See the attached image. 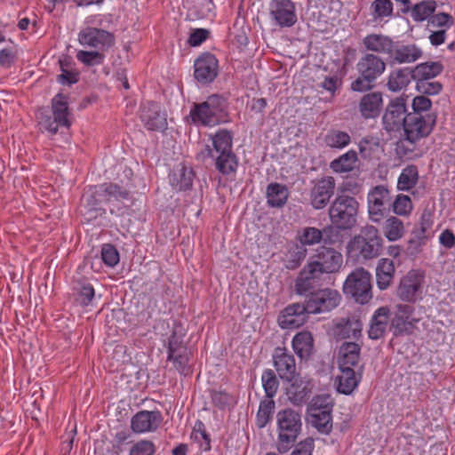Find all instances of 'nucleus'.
Wrapping results in <instances>:
<instances>
[{"mask_svg":"<svg viewBox=\"0 0 455 455\" xmlns=\"http://www.w3.org/2000/svg\"><path fill=\"white\" fill-rule=\"evenodd\" d=\"M415 148V144H411L406 136L404 139L400 140L395 146V153L401 158H411Z\"/></svg>","mask_w":455,"mask_h":455,"instance_id":"69168bd1","label":"nucleus"},{"mask_svg":"<svg viewBox=\"0 0 455 455\" xmlns=\"http://www.w3.org/2000/svg\"><path fill=\"white\" fill-rule=\"evenodd\" d=\"M194 68L196 80L203 84H207L218 76L219 60L214 54L204 52L195 60Z\"/></svg>","mask_w":455,"mask_h":455,"instance_id":"dca6fc26","label":"nucleus"},{"mask_svg":"<svg viewBox=\"0 0 455 455\" xmlns=\"http://www.w3.org/2000/svg\"><path fill=\"white\" fill-rule=\"evenodd\" d=\"M373 20H383L393 15L394 5L390 0H374L371 5Z\"/></svg>","mask_w":455,"mask_h":455,"instance_id":"8fccbe9b","label":"nucleus"},{"mask_svg":"<svg viewBox=\"0 0 455 455\" xmlns=\"http://www.w3.org/2000/svg\"><path fill=\"white\" fill-rule=\"evenodd\" d=\"M163 420L158 411H140L131 420V427L134 433L142 434L155 431Z\"/></svg>","mask_w":455,"mask_h":455,"instance_id":"393cba45","label":"nucleus"},{"mask_svg":"<svg viewBox=\"0 0 455 455\" xmlns=\"http://www.w3.org/2000/svg\"><path fill=\"white\" fill-rule=\"evenodd\" d=\"M343 291L359 304L368 303L372 298L371 275L363 267L355 268L347 276Z\"/></svg>","mask_w":455,"mask_h":455,"instance_id":"6e6552de","label":"nucleus"},{"mask_svg":"<svg viewBox=\"0 0 455 455\" xmlns=\"http://www.w3.org/2000/svg\"><path fill=\"white\" fill-rule=\"evenodd\" d=\"M340 373L336 377L337 390L344 395H350L357 387L361 376L353 368H339Z\"/></svg>","mask_w":455,"mask_h":455,"instance_id":"473e14b6","label":"nucleus"},{"mask_svg":"<svg viewBox=\"0 0 455 455\" xmlns=\"http://www.w3.org/2000/svg\"><path fill=\"white\" fill-rule=\"evenodd\" d=\"M156 446L149 440H141L134 443L129 452V455H154Z\"/></svg>","mask_w":455,"mask_h":455,"instance_id":"680f3d73","label":"nucleus"},{"mask_svg":"<svg viewBox=\"0 0 455 455\" xmlns=\"http://www.w3.org/2000/svg\"><path fill=\"white\" fill-rule=\"evenodd\" d=\"M359 203L354 196L339 195L329 208L331 222L342 230L351 229L356 223Z\"/></svg>","mask_w":455,"mask_h":455,"instance_id":"20e7f679","label":"nucleus"},{"mask_svg":"<svg viewBox=\"0 0 455 455\" xmlns=\"http://www.w3.org/2000/svg\"><path fill=\"white\" fill-rule=\"evenodd\" d=\"M383 107V98L379 92H373L363 95L359 102V112L364 119L378 117Z\"/></svg>","mask_w":455,"mask_h":455,"instance_id":"c756f323","label":"nucleus"},{"mask_svg":"<svg viewBox=\"0 0 455 455\" xmlns=\"http://www.w3.org/2000/svg\"><path fill=\"white\" fill-rule=\"evenodd\" d=\"M443 68V65L437 61L420 63L411 70V77L416 82L431 80L440 75Z\"/></svg>","mask_w":455,"mask_h":455,"instance_id":"c9c22d12","label":"nucleus"},{"mask_svg":"<svg viewBox=\"0 0 455 455\" xmlns=\"http://www.w3.org/2000/svg\"><path fill=\"white\" fill-rule=\"evenodd\" d=\"M312 315L307 311V305L304 303H292L288 305L278 317L282 329H296L302 326Z\"/></svg>","mask_w":455,"mask_h":455,"instance_id":"f3484780","label":"nucleus"},{"mask_svg":"<svg viewBox=\"0 0 455 455\" xmlns=\"http://www.w3.org/2000/svg\"><path fill=\"white\" fill-rule=\"evenodd\" d=\"M288 189L284 185L270 183L267 188V201L271 207H282L288 199Z\"/></svg>","mask_w":455,"mask_h":455,"instance_id":"37998d69","label":"nucleus"},{"mask_svg":"<svg viewBox=\"0 0 455 455\" xmlns=\"http://www.w3.org/2000/svg\"><path fill=\"white\" fill-rule=\"evenodd\" d=\"M435 2L422 1L412 7L411 11V18L417 22L423 21L435 12Z\"/></svg>","mask_w":455,"mask_h":455,"instance_id":"603ef678","label":"nucleus"},{"mask_svg":"<svg viewBox=\"0 0 455 455\" xmlns=\"http://www.w3.org/2000/svg\"><path fill=\"white\" fill-rule=\"evenodd\" d=\"M414 308L408 304H398L395 316L391 321L395 334H411L419 322V317L413 315Z\"/></svg>","mask_w":455,"mask_h":455,"instance_id":"aec40b11","label":"nucleus"},{"mask_svg":"<svg viewBox=\"0 0 455 455\" xmlns=\"http://www.w3.org/2000/svg\"><path fill=\"white\" fill-rule=\"evenodd\" d=\"M411 79V71L408 68H398L390 72L387 87L390 92H397L406 89Z\"/></svg>","mask_w":455,"mask_h":455,"instance_id":"4c0bfd02","label":"nucleus"},{"mask_svg":"<svg viewBox=\"0 0 455 455\" xmlns=\"http://www.w3.org/2000/svg\"><path fill=\"white\" fill-rule=\"evenodd\" d=\"M310 393V389L307 387V384L303 382L302 380H295L292 382L289 387H287V396L289 401L297 406H301L308 399Z\"/></svg>","mask_w":455,"mask_h":455,"instance_id":"ea45409f","label":"nucleus"},{"mask_svg":"<svg viewBox=\"0 0 455 455\" xmlns=\"http://www.w3.org/2000/svg\"><path fill=\"white\" fill-rule=\"evenodd\" d=\"M315 258L316 259L309 263L315 265L320 275L337 273L343 264L342 254L332 248L322 247L317 251Z\"/></svg>","mask_w":455,"mask_h":455,"instance_id":"2eb2a0df","label":"nucleus"},{"mask_svg":"<svg viewBox=\"0 0 455 455\" xmlns=\"http://www.w3.org/2000/svg\"><path fill=\"white\" fill-rule=\"evenodd\" d=\"M416 89L423 94L436 95L442 91L443 85L436 81L424 80L416 82Z\"/></svg>","mask_w":455,"mask_h":455,"instance_id":"e2e57ef3","label":"nucleus"},{"mask_svg":"<svg viewBox=\"0 0 455 455\" xmlns=\"http://www.w3.org/2000/svg\"><path fill=\"white\" fill-rule=\"evenodd\" d=\"M392 53L388 61L390 64L413 63L422 57V50L415 44H404L394 41Z\"/></svg>","mask_w":455,"mask_h":455,"instance_id":"b1692460","label":"nucleus"},{"mask_svg":"<svg viewBox=\"0 0 455 455\" xmlns=\"http://www.w3.org/2000/svg\"><path fill=\"white\" fill-rule=\"evenodd\" d=\"M52 115L38 117L40 130L55 135L60 128L68 129L71 126V112L68 108V97L62 93L56 94L52 100Z\"/></svg>","mask_w":455,"mask_h":455,"instance_id":"7ed1b4c3","label":"nucleus"},{"mask_svg":"<svg viewBox=\"0 0 455 455\" xmlns=\"http://www.w3.org/2000/svg\"><path fill=\"white\" fill-rule=\"evenodd\" d=\"M73 291L76 302L83 307H88L92 304L95 296L94 288L86 281L77 280L73 283Z\"/></svg>","mask_w":455,"mask_h":455,"instance_id":"e433bc0d","label":"nucleus"},{"mask_svg":"<svg viewBox=\"0 0 455 455\" xmlns=\"http://www.w3.org/2000/svg\"><path fill=\"white\" fill-rule=\"evenodd\" d=\"M292 348L300 359L308 358L314 350V339L311 332L303 331L298 332L291 341Z\"/></svg>","mask_w":455,"mask_h":455,"instance_id":"72a5a7b5","label":"nucleus"},{"mask_svg":"<svg viewBox=\"0 0 455 455\" xmlns=\"http://www.w3.org/2000/svg\"><path fill=\"white\" fill-rule=\"evenodd\" d=\"M425 276L419 270L409 271L400 281L397 296L403 301L415 302L420 298Z\"/></svg>","mask_w":455,"mask_h":455,"instance_id":"ddd939ff","label":"nucleus"},{"mask_svg":"<svg viewBox=\"0 0 455 455\" xmlns=\"http://www.w3.org/2000/svg\"><path fill=\"white\" fill-rule=\"evenodd\" d=\"M80 44L103 51L115 44L113 34L107 30L87 27L78 34Z\"/></svg>","mask_w":455,"mask_h":455,"instance_id":"4468645a","label":"nucleus"},{"mask_svg":"<svg viewBox=\"0 0 455 455\" xmlns=\"http://www.w3.org/2000/svg\"><path fill=\"white\" fill-rule=\"evenodd\" d=\"M269 16L273 24L282 28H291L298 20L296 7L291 0H272Z\"/></svg>","mask_w":455,"mask_h":455,"instance_id":"f8f14e48","label":"nucleus"},{"mask_svg":"<svg viewBox=\"0 0 455 455\" xmlns=\"http://www.w3.org/2000/svg\"><path fill=\"white\" fill-rule=\"evenodd\" d=\"M317 271L315 265L309 262L304 266L295 282V291L298 294L307 296L314 291L322 275Z\"/></svg>","mask_w":455,"mask_h":455,"instance_id":"cd10ccee","label":"nucleus"},{"mask_svg":"<svg viewBox=\"0 0 455 455\" xmlns=\"http://www.w3.org/2000/svg\"><path fill=\"white\" fill-rule=\"evenodd\" d=\"M272 359L279 378L287 382L292 381L296 374L294 356L285 347H277L273 352Z\"/></svg>","mask_w":455,"mask_h":455,"instance_id":"412c9836","label":"nucleus"},{"mask_svg":"<svg viewBox=\"0 0 455 455\" xmlns=\"http://www.w3.org/2000/svg\"><path fill=\"white\" fill-rule=\"evenodd\" d=\"M395 275V265L389 259H380L376 267L377 286L379 290H386L391 284Z\"/></svg>","mask_w":455,"mask_h":455,"instance_id":"f704fd0d","label":"nucleus"},{"mask_svg":"<svg viewBox=\"0 0 455 455\" xmlns=\"http://www.w3.org/2000/svg\"><path fill=\"white\" fill-rule=\"evenodd\" d=\"M210 36V31L206 28H196L192 30L188 43L190 46L196 47L201 45Z\"/></svg>","mask_w":455,"mask_h":455,"instance_id":"774afa93","label":"nucleus"},{"mask_svg":"<svg viewBox=\"0 0 455 455\" xmlns=\"http://www.w3.org/2000/svg\"><path fill=\"white\" fill-rule=\"evenodd\" d=\"M307 250L298 242L291 244L285 254V266L288 269H295L305 259Z\"/></svg>","mask_w":455,"mask_h":455,"instance_id":"49530a36","label":"nucleus"},{"mask_svg":"<svg viewBox=\"0 0 455 455\" xmlns=\"http://www.w3.org/2000/svg\"><path fill=\"white\" fill-rule=\"evenodd\" d=\"M195 173L193 170L179 164L169 176L171 186L179 191H186L192 188Z\"/></svg>","mask_w":455,"mask_h":455,"instance_id":"7c9ffc66","label":"nucleus"},{"mask_svg":"<svg viewBox=\"0 0 455 455\" xmlns=\"http://www.w3.org/2000/svg\"><path fill=\"white\" fill-rule=\"evenodd\" d=\"M60 68L61 73L57 76V81L63 85H71L78 82L79 73L75 68V64L70 57L60 59Z\"/></svg>","mask_w":455,"mask_h":455,"instance_id":"58836bf2","label":"nucleus"},{"mask_svg":"<svg viewBox=\"0 0 455 455\" xmlns=\"http://www.w3.org/2000/svg\"><path fill=\"white\" fill-rule=\"evenodd\" d=\"M194 7L199 19H208L214 16L215 4L213 0H195Z\"/></svg>","mask_w":455,"mask_h":455,"instance_id":"bf43d9fd","label":"nucleus"},{"mask_svg":"<svg viewBox=\"0 0 455 455\" xmlns=\"http://www.w3.org/2000/svg\"><path fill=\"white\" fill-rule=\"evenodd\" d=\"M140 119L149 131H160L167 126L165 115L161 113L160 107L156 102L150 101L142 105Z\"/></svg>","mask_w":455,"mask_h":455,"instance_id":"a878e982","label":"nucleus"},{"mask_svg":"<svg viewBox=\"0 0 455 455\" xmlns=\"http://www.w3.org/2000/svg\"><path fill=\"white\" fill-rule=\"evenodd\" d=\"M305 301L312 315L328 313L339 305L341 295L338 290L323 288L307 294Z\"/></svg>","mask_w":455,"mask_h":455,"instance_id":"1a4fd4ad","label":"nucleus"},{"mask_svg":"<svg viewBox=\"0 0 455 455\" xmlns=\"http://www.w3.org/2000/svg\"><path fill=\"white\" fill-rule=\"evenodd\" d=\"M275 409V402L268 398L261 401L257 412V425L259 427H264L270 421Z\"/></svg>","mask_w":455,"mask_h":455,"instance_id":"5fc2aeb1","label":"nucleus"},{"mask_svg":"<svg viewBox=\"0 0 455 455\" xmlns=\"http://www.w3.org/2000/svg\"><path fill=\"white\" fill-rule=\"evenodd\" d=\"M101 259L108 267H115L119 262V252L114 245L106 243L101 248Z\"/></svg>","mask_w":455,"mask_h":455,"instance_id":"052dcab7","label":"nucleus"},{"mask_svg":"<svg viewBox=\"0 0 455 455\" xmlns=\"http://www.w3.org/2000/svg\"><path fill=\"white\" fill-rule=\"evenodd\" d=\"M390 200V192L383 185L375 186L368 192L367 206L371 221L379 222L385 217Z\"/></svg>","mask_w":455,"mask_h":455,"instance_id":"9b49d317","label":"nucleus"},{"mask_svg":"<svg viewBox=\"0 0 455 455\" xmlns=\"http://www.w3.org/2000/svg\"><path fill=\"white\" fill-rule=\"evenodd\" d=\"M335 191V180L331 176H324L317 180L310 190V203L316 210L323 209Z\"/></svg>","mask_w":455,"mask_h":455,"instance_id":"6ab92c4d","label":"nucleus"},{"mask_svg":"<svg viewBox=\"0 0 455 455\" xmlns=\"http://www.w3.org/2000/svg\"><path fill=\"white\" fill-rule=\"evenodd\" d=\"M332 409L333 401L329 395H316L307 408L308 422L323 435H330L332 430Z\"/></svg>","mask_w":455,"mask_h":455,"instance_id":"423d86ee","label":"nucleus"},{"mask_svg":"<svg viewBox=\"0 0 455 455\" xmlns=\"http://www.w3.org/2000/svg\"><path fill=\"white\" fill-rule=\"evenodd\" d=\"M278 451L286 452L296 441L301 430L300 414L291 409L277 413Z\"/></svg>","mask_w":455,"mask_h":455,"instance_id":"0eeeda50","label":"nucleus"},{"mask_svg":"<svg viewBox=\"0 0 455 455\" xmlns=\"http://www.w3.org/2000/svg\"><path fill=\"white\" fill-rule=\"evenodd\" d=\"M419 171L416 165L410 164L404 167L397 180V189L400 191H409L418 183Z\"/></svg>","mask_w":455,"mask_h":455,"instance_id":"a18cd8bd","label":"nucleus"},{"mask_svg":"<svg viewBox=\"0 0 455 455\" xmlns=\"http://www.w3.org/2000/svg\"><path fill=\"white\" fill-rule=\"evenodd\" d=\"M167 350L168 360L172 362L178 371L184 373L188 368V352L187 347L182 344L175 333L169 338Z\"/></svg>","mask_w":455,"mask_h":455,"instance_id":"bb28decb","label":"nucleus"},{"mask_svg":"<svg viewBox=\"0 0 455 455\" xmlns=\"http://www.w3.org/2000/svg\"><path fill=\"white\" fill-rule=\"evenodd\" d=\"M406 104L403 100L391 101L382 117L383 128L390 132H398L404 127L407 121Z\"/></svg>","mask_w":455,"mask_h":455,"instance_id":"a211bd4d","label":"nucleus"},{"mask_svg":"<svg viewBox=\"0 0 455 455\" xmlns=\"http://www.w3.org/2000/svg\"><path fill=\"white\" fill-rule=\"evenodd\" d=\"M261 382L266 396L272 399L276 395L279 387V381L275 371L271 369H266L262 372Z\"/></svg>","mask_w":455,"mask_h":455,"instance_id":"3c124183","label":"nucleus"},{"mask_svg":"<svg viewBox=\"0 0 455 455\" xmlns=\"http://www.w3.org/2000/svg\"><path fill=\"white\" fill-rule=\"evenodd\" d=\"M340 334L344 338H356L362 331L361 322L354 318L347 319L342 324H340Z\"/></svg>","mask_w":455,"mask_h":455,"instance_id":"13d9d810","label":"nucleus"},{"mask_svg":"<svg viewBox=\"0 0 455 455\" xmlns=\"http://www.w3.org/2000/svg\"><path fill=\"white\" fill-rule=\"evenodd\" d=\"M357 161V153L351 149L332 160L330 164V167L337 173L349 172L354 170Z\"/></svg>","mask_w":455,"mask_h":455,"instance_id":"79ce46f5","label":"nucleus"},{"mask_svg":"<svg viewBox=\"0 0 455 455\" xmlns=\"http://www.w3.org/2000/svg\"><path fill=\"white\" fill-rule=\"evenodd\" d=\"M386 68V62L379 55L365 53L356 64L358 76L351 83V90L358 92L371 90L377 79L384 74Z\"/></svg>","mask_w":455,"mask_h":455,"instance_id":"f257e3e1","label":"nucleus"},{"mask_svg":"<svg viewBox=\"0 0 455 455\" xmlns=\"http://www.w3.org/2000/svg\"><path fill=\"white\" fill-rule=\"evenodd\" d=\"M392 208L396 215L409 216L413 210V204L409 196L399 194L395 196Z\"/></svg>","mask_w":455,"mask_h":455,"instance_id":"4d7b16f0","label":"nucleus"},{"mask_svg":"<svg viewBox=\"0 0 455 455\" xmlns=\"http://www.w3.org/2000/svg\"><path fill=\"white\" fill-rule=\"evenodd\" d=\"M124 179L120 180L119 183H105L100 185V189L104 193V198L110 200H124L129 197L130 189L132 187V171L130 168L124 167L123 170Z\"/></svg>","mask_w":455,"mask_h":455,"instance_id":"5701e85b","label":"nucleus"},{"mask_svg":"<svg viewBox=\"0 0 455 455\" xmlns=\"http://www.w3.org/2000/svg\"><path fill=\"white\" fill-rule=\"evenodd\" d=\"M324 231L315 227H305L297 232L296 241L305 248L318 244L323 239Z\"/></svg>","mask_w":455,"mask_h":455,"instance_id":"c03bdc74","label":"nucleus"},{"mask_svg":"<svg viewBox=\"0 0 455 455\" xmlns=\"http://www.w3.org/2000/svg\"><path fill=\"white\" fill-rule=\"evenodd\" d=\"M315 448V440L307 437L300 441L291 455H312Z\"/></svg>","mask_w":455,"mask_h":455,"instance_id":"338daca9","label":"nucleus"},{"mask_svg":"<svg viewBox=\"0 0 455 455\" xmlns=\"http://www.w3.org/2000/svg\"><path fill=\"white\" fill-rule=\"evenodd\" d=\"M361 348L358 344L354 342L344 343L339 351V368L355 367L360 360Z\"/></svg>","mask_w":455,"mask_h":455,"instance_id":"2f4dec72","label":"nucleus"},{"mask_svg":"<svg viewBox=\"0 0 455 455\" xmlns=\"http://www.w3.org/2000/svg\"><path fill=\"white\" fill-rule=\"evenodd\" d=\"M383 233L386 238L390 242L399 240L404 234L403 221L394 216L387 218L383 225Z\"/></svg>","mask_w":455,"mask_h":455,"instance_id":"de8ad7c7","label":"nucleus"},{"mask_svg":"<svg viewBox=\"0 0 455 455\" xmlns=\"http://www.w3.org/2000/svg\"><path fill=\"white\" fill-rule=\"evenodd\" d=\"M76 60L87 67L101 65L105 60V55L99 51H84L76 52Z\"/></svg>","mask_w":455,"mask_h":455,"instance_id":"6e6d98bb","label":"nucleus"},{"mask_svg":"<svg viewBox=\"0 0 455 455\" xmlns=\"http://www.w3.org/2000/svg\"><path fill=\"white\" fill-rule=\"evenodd\" d=\"M394 40L384 34L371 33L363 38V45L370 53L386 55L387 60L392 53Z\"/></svg>","mask_w":455,"mask_h":455,"instance_id":"c85d7f7f","label":"nucleus"},{"mask_svg":"<svg viewBox=\"0 0 455 455\" xmlns=\"http://www.w3.org/2000/svg\"><path fill=\"white\" fill-rule=\"evenodd\" d=\"M382 238L374 226H366L359 235L347 244V253L357 260H368L377 258L381 251Z\"/></svg>","mask_w":455,"mask_h":455,"instance_id":"f03ea898","label":"nucleus"},{"mask_svg":"<svg viewBox=\"0 0 455 455\" xmlns=\"http://www.w3.org/2000/svg\"><path fill=\"white\" fill-rule=\"evenodd\" d=\"M212 148L206 145L204 148L198 153L197 157L205 160L219 155L233 152V136L227 130H220L214 135L211 136Z\"/></svg>","mask_w":455,"mask_h":455,"instance_id":"4be33fe9","label":"nucleus"},{"mask_svg":"<svg viewBox=\"0 0 455 455\" xmlns=\"http://www.w3.org/2000/svg\"><path fill=\"white\" fill-rule=\"evenodd\" d=\"M435 123V118L430 115L408 114L407 121L403 127L406 140L411 144H415L420 139L430 134Z\"/></svg>","mask_w":455,"mask_h":455,"instance_id":"9d476101","label":"nucleus"},{"mask_svg":"<svg viewBox=\"0 0 455 455\" xmlns=\"http://www.w3.org/2000/svg\"><path fill=\"white\" fill-rule=\"evenodd\" d=\"M212 158L215 161L216 169L222 175L228 176L235 175L236 173L239 162L234 152L219 155Z\"/></svg>","mask_w":455,"mask_h":455,"instance_id":"a19ab883","label":"nucleus"},{"mask_svg":"<svg viewBox=\"0 0 455 455\" xmlns=\"http://www.w3.org/2000/svg\"><path fill=\"white\" fill-rule=\"evenodd\" d=\"M192 437L196 441H204V443H201V448L207 451L210 450V437L204 429V426L201 421L196 422V427L192 432Z\"/></svg>","mask_w":455,"mask_h":455,"instance_id":"0e129e2a","label":"nucleus"},{"mask_svg":"<svg viewBox=\"0 0 455 455\" xmlns=\"http://www.w3.org/2000/svg\"><path fill=\"white\" fill-rule=\"evenodd\" d=\"M323 141L329 148L342 149L350 144L351 137L346 132L331 130L325 134Z\"/></svg>","mask_w":455,"mask_h":455,"instance_id":"09e8293b","label":"nucleus"},{"mask_svg":"<svg viewBox=\"0 0 455 455\" xmlns=\"http://www.w3.org/2000/svg\"><path fill=\"white\" fill-rule=\"evenodd\" d=\"M227 108L226 100L217 94L211 95L202 103L195 104L190 110V117L196 124L213 126L220 124Z\"/></svg>","mask_w":455,"mask_h":455,"instance_id":"39448f33","label":"nucleus"},{"mask_svg":"<svg viewBox=\"0 0 455 455\" xmlns=\"http://www.w3.org/2000/svg\"><path fill=\"white\" fill-rule=\"evenodd\" d=\"M105 199L104 193L100 189V186L90 187L82 197L83 204L88 208V211H97L99 203Z\"/></svg>","mask_w":455,"mask_h":455,"instance_id":"864d4df0","label":"nucleus"}]
</instances>
